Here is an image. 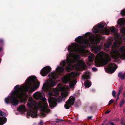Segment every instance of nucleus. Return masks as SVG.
Returning <instances> with one entry per match:
<instances>
[{"label":"nucleus","mask_w":125,"mask_h":125,"mask_svg":"<svg viewBox=\"0 0 125 125\" xmlns=\"http://www.w3.org/2000/svg\"><path fill=\"white\" fill-rule=\"evenodd\" d=\"M66 62L65 60L60 63V64L62 67L58 66L56 69V71L58 73H62L64 70V68L66 65Z\"/></svg>","instance_id":"f8f14e48"},{"label":"nucleus","mask_w":125,"mask_h":125,"mask_svg":"<svg viewBox=\"0 0 125 125\" xmlns=\"http://www.w3.org/2000/svg\"><path fill=\"white\" fill-rule=\"evenodd\" d=\"M124 125H125V124H124Z\"/></svg>","instance_id":"bf43d9fd"},{"label":"nucleus","mask_w":125,"mask_h":125,"mask_svg":"<svg viewBox=\"0 0 125 125\" xmlns=\"http://www.w3.org/2000/svg\"><path fill=\"white\" fill-rule=\"evenodd\" d=\"M79 45L76 43H73L72 45L69 46L68 48V50L69 52V55L72 57L73 54V53L77 52L79 50L81 51H83L84 50L85 47L83 45H81L80 48H79Z\"/></svg>","instance_id":"423d86ee"},{"label":"nucleus","mask_w":125,"mask_h":125,"mask_svg":"<svg viewBox=\"0 0 125 125\" xmlns=\"http://www.w3.org/2000/svg\"><path fill=\"white\" fill-rule=\"evenodd\" d=\"M72 74H73V75H75V74H75V73H74L73 72H72Z\"/></svg>","instance_id":"5fc2aeb1"},{"label":"nucleus","mask_w":125,"mask_h":125,"mask_svg":"<svg viewBox=\"0 0 125 125\" xmlns=\"http://www.w3.org/2000/svg\"><path fill=\"white\" fill-rule=\"evenodd\" d=\"M61 96L62 98H65L66 97V95L65 93H62L61 94Z\"/></svg>","instance_id":"f704fd0d"},{"label":"nucleus","mask_w":125,"mask_h":125,"mask_svg":"<svg viewBox=\"0 0 125 125\" xmlns=\"http://www.w3.org/2000/svg\"><path fill=\"white\" fill-rule=\"evenodd\" d=\"M90 76L88 75H86L84 76V78L86 79H90Z\"/></svg>","instance_id":"c9c22d12"},{"label":"nucleus","mask_w":125,"mask_h":125,"mask_svg":"<svg viewBox=\"0 0 125 125\" xmlns=\"http://www.w3.org/2000/svg\"><path fill=\"white\" fill-rule=\"evenodd\" d=\"M34 97L36 99L39 98V92H38L34 93L33 94Z\"/></svg>","instance_id":"393cba45"},{"label":"nucleus","mask_w":125,"mask_h":125,"mask_svg":"<svg viewBox=\"0 0 125 125\" xmlns=\"http://www.w3.org/2000/svg\"><path fill=\"white\" fill-rule=\"evenodd\" d=\"M111 112V111L110 110H108V111H106L105 112V114H107Z\"/></svg>","instance_id":"79ce46f5"},{"label":"nucleus","mask_w":125,"mask_h":125,"mask_svg":"<svg viewBox=\"0 0 125 125\" xmlns=\"http://www.w3.org/2000/svg\"><path fill=\"white\" fill-rule=\"evenodd\" d=\"M104 124V123H103L101 125H103Z\"/></svg>","instance_id":"6e6d98bb"},{"label":"nucleus","mask_w":125,"mask_h":125,"mask_svg":"<svg viewBox=\"0 0 125 125\" xmlns=\"http://www.w3.org/2000/svg\"><path fill=\"white\" fill-rule=\"evenodd\" d=\"M119 97L118 96L117 97V98L116 100V102H117L118 101V100L119 99Z\"/></svg>","instance_id":"8fccbe9b"},{"label":"nucleus","mask_w":125,"mask_h":125,"mask_svg":"<svg viewBox=\"0 0 125 125\" xmlns=\"http://www.w3.org/2000/svg\"><path fill=\"white\" fill-rule=\"evenodd\" d=\"M106 120H105V121H104V123H105V121H106Z\"/></svg>","instance_id":"13d9d810"},{"label":"nucleus","mask_w":125,"mask_h":125,"mask_svg":"<svg viewBox=\"0 0 125 125\" xmlns=\"http://www.w3.org/2000/svg\"><path fill=\"white\" fill-rule=\"evenodd\" d=\"M92 70L93 71H96L97 70V69L96 68H95L94 67H93L92 69Z\"/></svg>","instance_id":"c03bdc74"},{"label":"nucleus","mask_w":125,"mask_h":125,"mask_svg":"<svg viewBox=\"0 0 125 125\" xmlns=\"http://www.w3.org/2000/svg\"><path fill=\"white\" fill-rule=\"evenodd\" d=\"M75 41L79 44H83L86 46L90 45V42L87 39H83L82 36H79L75 39Z\"/></svg>","instance_id":"6e6552de"},{"label":"nucleus","mask_w":125,"mask_h":125,"mask_svg":"<svg viewBox=\"0 0 125 125\" xmlns=\"http://www.w3.org/2000/svg\"><path fill=\"white\" fill-rule=\"evenodd\" d=\"M112 95L114 97H116V92L115 90H113L112 93Z\"/></svg>","instance_id":"473e14b6"},{"label":"nucleus","mask_w":125,"mask_h":125,"mask_svg":"<svg viewBox=\"0 0 125 125\" xmlns=\"http://www.w3.org/2000/svg\"><path fill=\"white\" fill-rule=\"evenodd\" d=\"M124 113H125V109H124Z\"/></svg>","instance_id":"864d4df0"},{"label":"nucleus","mask_w":125,"mask_h":125,"mask_svg":"<svg viewBox=\"0 0 125 125\" xmlns=\"http://www.w3.org/2000/svg\"><path fill=\"white\" fill-rule=\"evenodd\" d=\"M110 124L111 125H115L114 123L113 122H111L110 123Z\"/></svg>","instance_id":"09e8293b"},{"label":"nucleus","mask_w":125,"mask_h":125,"mask_svg":"<svg viewBox=\"0 0 125 125\" xmlns=\"http://www.w3.org/2000/svg\"><path fill=\"white\" fill-rule=\"evenodd\" d=\"M76 58L77 60L79 59L80 58V56L79 55H77L76 56Z\"/></svg>","instance_id":"a19ab883"},{"label":"nucleus","mask_w":125,"mask_h":125,"mask_svg":"<svg viewBox=\"0 0 125 125\" xmlns=\"http://www.w3.org/2000/svg\"><path fill=\"white\" fill-rule=\"evenodd\" d=\"M109 29L110 31L112 33H114L115 32V29L114 27H110Z\"/></svg>","instance_id":"cd10ccee"},{"label":"nucleus","mask_w":125,"mask_h":125,"mask_svg":"<svg viewBox=\"0 0 125 125\" xmlns=\"http://www.w3.org/2000/svg\"><path fill=\"white\" fill-rule=\"evenodd\" d=\"M123 94L124 96H125V91H124Z\"/></svg>","instance_id":"3c124183"},{"label":"nucleus","mask_w":125,"mask_h":125,"mask_svg":"<svg viewBox=\"0 0 125 125\" xmlns=\"http://www.w3.org/2000/svg\"><path fill=\"white\" fill-rule=\"evenodd\" d=\"M51 68L49 66H46L44 67L41 71L40 73L42 76L46 75L51 71Z\"/></svg>","instance_id":"9d476101"},{"label":"nucleus","mask_w":125,"mask_h":125,"mask_svg":"<svg viewBox=\"0 0 125 125\" xmlns=\"http://www.w3.org/2000/svg\"><path fill=\"white\" fill-rule=\"evenodd\" d=\"M75 98L73 97H70L69 99L66 102V104L64 105V107L66 109H69L71 106V105H73L74 103Z\"/></svg>","instance_id":"1a4fd4ad"},{"label":"nucleus","mask_w":125,"mask_h":125,"mask_svg":"<svg viewBox=\"0 0 125 125\" xmlns=\"http://www.w3.org/2000/svg\"><path fill=\"white\" fill-rule=\"evenodd\" d=\"M124 88V85H121L120 86L119 88V89L118 91L122 93V90Z\"/></svg>","instance_id":"7c9ffc66"},{"label":"nucleus","mask_w":125,"mask_h":125,"mask_svg":"<svg viewBox=\"0 0 125 125\" xmlns=\"http://www.w3.org/2000/svg\"><path fill=\"white\" fill-rule=\"evenodd\" d=\"M118 51L116 49L112 50L111 52V57L115 59L116 61L119 60L120 58L124 59L125 58V47L123 46H121L118 49Z\"/></svg>","instance_id":"39448f33"},{"label":"nucleus","mask_w":125,"mask_h":125,"mask_svg":"<svg viewBox=\"0 0 125 125\" xmlns=\"http://www.w3.org/2000/svg\"><path fill=\"white\" fill-rule=\"evenodd\" d=\"M41 93L40 92V110L42 112L40 114V117L41 116L43 117L46 116V113H49L50 110L48 109V107L46 99L45 97L41 96Z\"/></svg>","instance_id":"7ed1b4c3"},{"label":"nucleus","mask_w":125,"mask_h":125,"mask_svg":"<svg viewBox=\"0 0 125 125\" xmlns=\"http://www.w3.org/2000/svg\"><path fill=\"white\" fill-rule=\"evenodd\" d=\"M48 76L50 80L47 83H44L43 84L42 89L45 91H47L48 89V87H52L55 85L56 83L58 82L57 80L54 81L53 80H56L58 77V76L57 74L55 72L51 73H50Z\"/></svg>","instance_id":"20e7f679"},{"label":"nucleus","mask_w":125,"mask_h":125,"mask_svg":"<svg viewBox=\"0 0 125 125\" xmlns=\"http://www.w3.org/2000/svg\"><path fill=\"white\" fill-rule=\"evenodd\" d=\"M64 121V120L62 119H57V121H56V122L57 123H58L62 121Z\"/></svg>","instance_id":"58836bf2"},{"label":"nucleus","mask_w":125,"mask_h":125,"mask_svg":"<svg viewBox=\"0 0 125 125\" xmlns=\"http://www.w3.org/2000/svg\"><path fill=\"white\" fill-rule=\"evenodd\" d=\"M62 80L63 83L65 84H66L69 81V79L68 78L66 77H63L62 79Z\"/></svg>","instance_id":"b1692460"},{"label":"nucleus","mask_w":125,"mask_h":125,"mask_svg":"<svg viewBox=\"0 0 125 125\" xmlns=\"http://www.w3.org/2000/svg\"><path fill=\"white\" fill-rule=\"evenodd\" d=\"M104 54V52H102L98 53L97 55L98 58H103Z\"/></svg>","instance_id":"412c9836"},{"label":"nucleus","mask_w":125,"mask_h":125,"mask_svg":"<svg viewBox=\"0 0 125 125\" xmlns=\"http://www.w3.org/2000/svg\"><path fill=\"white\" fill-rule=\"evenodd\" d=\"M121 93V92H119V91H118V92L117 93V96H118V97H119V95H120V94Z\"/></svg>","instance_id":"37998d69"},{"label":"nucleus","mask_w":125,"mask_h":125,"mask_svg":"<svg viewBox=\"0 0 125 125\" xmlns=\"http://www.w3.org/2000/svg\"><path fill=\"white\" fill-rule=\"evenodd\" d=\"M125 101L123 99H122L120 103V107L121 108L122 105H123L125 103Z\"/></svg>","instance_id":"c85d7f7f"},{"label":"nucleus","mask_w":125,"mask_h":125,"mask_svg":"<svg viewBox=\"0 0 125 125\" xmlns=\"http://www.w3.org/2000/svg\"><path fill=\"white\" fill-rule=\"evenodd\" d=\"M124 97H125V96Z\"/></svg>","instance_id":"052dcab7"},{"label":"nucleus","mask_w":125,"mask_h":125,"mask_svg":"<svg viewBox=\"0 0 125 125\" xmlns=\"http://www.w3.org/2000/svg\"><path fill=\"white\" fill-rule=\"evenodd\" d=\"M39 84V82L35 76H29L20 87L19 85L14 87V91L11 92L10 95L5 99L6 103H11L14 106L18 105L20 101L22 103L27 99L25 97L27 95L25 92H28L29 89L30 92L34 91L38 88Z\"/></svg>","instance_id":"f257e3e1"},{"label":"nucleus","mask_w":125,"mask_h":125,"mask_svg":"<svg viewBox=\"0 0 125 125\" xmlns=\"http://www.w3.org/2000/svg\"><path fill=\"white\" fill-rule=\"evenodd\" d=\"M2 50V48L1 47H0V52Z\"/></svg>","instance_id":"603ef678"},{"label":"nucleus","mask_w":125,"mask_h":125,"mask_svg":"<svg viewBox=\"0 0 125 125\" xmlns=\"http://www.w3.org/2000/svg\"><path fill=\"white\" fill-rule=\"evenodd\" d=\"M118 76L119 78L120 77L122 80H123L125 79V73L123 74L122 72H120L118 73Z\"/></svg>","instance_id":"aec40b11"},{"label":"nucleus","mask_w":125,"mask_h":125,"mask_svg":"<svg viewBox=\"0 0 125 125\" xmlns=\"http://www.w3.org/2000/svg\"><path fill=\"white\" fill-rule=\"evenodd\" d=\"M105 125H108V124H106Z\"/></svg>","instance_id":"4d7b16f0"},{"label":"nucleus","mask_w":125,"mask_h":125,"mask_svg":"<svg viewBox=\"0 0 125 125\" xmlns=\"http://www.w3.org/2000/svg\"><path fill=\"white\" fill-rule=\"evenodd\" d=\"M113 64L110 63L109 64L107 68V71L109 73H114L117 67L116 68L115 67L113 68Z\"/></svg>","instance_id":"ddd939ff"},{"label":"nucleus","mask_w":125,"mask_h":125,"mask_svg":"<svg viewBox=\"0 0 125 125\" xmlns=\"http://www.w3.org/2000/svg\"><path fill=\"white\" fill-rule=\"evenodd\" d=\"M91 82H89L88 80H87L84 82V85L85 87H90L91 85Z\"/></svg>","instance_id":"5701e85b"},{"label":"nucleus","mask_w":125,"mask_h":125,"mask_svg":"<svg viewBox=\"0 0 125 125\" xmlns=\"http://www.w3.org/2000/svg\"><path fill=\"white\" fill-rule=\"evenodd\" d=\"M105 23L101 22L99 24L98 26H95L93 27L94 30L93 31V33H100V34H108L109 33H106V31L105 29L103 30L99 29H102L106 26Z\"/></svg>","instance_id":"0eeeda50"},{"label":"nucleus","mask_w":125,"mask_h":125,"mask_svg":"<svg viewBox=\"0 0 125 125\" xmlns=\"http://www.w3.org/2000/svg\"><path fill=\"white\" fill-rule=\"evenodd\" d=\"M111 60V57L109 56L108 57V59H106L104 60L103 62L105 64H106L108 62H109Z\"/></svg>","instance_id":"4be33fe9"},{"label":"nucleus","mask_w":125,"mask_h":125,"mask_svg":"<svg viewBox=\"0 0 125 125\" xmlns=\"http://www.w3.org/2000/svg\"><path fill=\"white\" fill-rule=\"evenodd\" d=\"M55 98L54 99L50 98L48 100L49 103L50 104L49 106L50 107H54V105L56 104Z\"/></svg>","instance_id":"4468645a"},{"label":"nucleus","mask_w":125,"mask_h":125,"mask_svg":"<svg viewBox=\"0 0 125 125\" xmlns=\"http://www.w3.org/2000/svg\"><path fill=\"white\" fill-rule=\"evenodd\" d=\"M66 70L68 71H70L71 69V68L69 65L67 66L66 68Z\"/></svg>","instance_id":"72a5a7b5"},{"label":"nucleus","mask_w":125,"mask_h":125,"mask_svg":"<svg viewBox=\"0 0 125 125\" xmlns=\"http://www.w3.org/2000/svg\"><path fill=\"white\" fill-rule=\"evenodd\" d=\"M77 83L76 80H74L71 81L69 83V87L71 88H73Z\"/></svg>","instance_id":"dca6fc26"},{"label":"nucleus","mask_w":125,"mask_h":125,"mask_svg":"<svg viewBox=\"0 0 125 125\" xmlns=\"http://www.w3.org/2000/svg\"><path fill=\"white\" fill-rule=\"evenodd\" d=\"M18 110L19 111L21 112V113L23 114L24 112L26 111V109L24 105H21L19 106Z\"/></svg>","instance_id":"2eb2a0df"},{"label":"nucleus","mask_w":125,"mask_h":125,"mask_svg":"<svg viewBox=\"0 0 125 125\" xmlns=\"http://www.w3.org/2000/svg\"><path fill=\"white\" fill-rule=\"evenodd\" d=\"M0 115L3 116H6V114L5 113L3 112L2 111L0 110Z\"/></svg>","instance_id":"2f4dec72"},{"label":"nucleus","mask_w":125,"mask_h":125,"mask_svg":"<svg viewBox=\"0 0 125 125\" xmlns=\"http://www.w3.org/2000/svg\"><path fill=\"white\" fill-rule=\"evenodd\" d=\"M7 120L6 118H3L0 117V125H3L5 123Z\"/></svg>","instance_id":"6ab92c4d"},{"label":"nucleus","mask_w":125,"mask_h":125,"mask_svg":"<svg viewBox=\"0 0 125 125\" xmlns=\"http://www.w3.org/2000/svg\"><path fill=\"white\" fill-rule=\"evenodd\" d=\"M96 35L97 37H96L95 38L91 36H90V42L91 44H97L99 42L100 39L98 37H100L101 35L100 34H96Z\"/></svg>","instance_id":"9b49d317"},{"label":"nucleus","mask_w":125,"mask_h":125,"mask_svg":"<svg viewBox=\"0 0 125 125\" xmlns=\"http://www.w3.org/2000/svg\"><path fill=\"white\" fill-rule=\"evenodd\" d=\"M101 49L100 46L97 45H95L93 48V50L95 53L98 52Z\"/></svg>","instance_id":"f3484780"},{"label":"nucleus","mask_w":125,"mask_h":125,"mask_svg":"<svg viewBox=\"0 0 125 125\" xmlns=\"http://www.w3.org/2000/svg\"><path fill=\"white\" fill-rule=\"evenodd\" d=\"M120 32L123 34H125V27H123L121 29Z\"/></svg>","instance_id":"c756f323"},{"label":"nucleus","mask_w":125,"mask_h":125,"mask_svg":"<svg viewBox=\"0 0 125 125\" xmlns=\"http://www.w3.org/2000/svg\"><path fill=\"white\" fill-rule=\"evenodd\" d=\"M78 62L79 66L81 67H83L84 66V62L83 61L81 60H79Z\"/></svg>","instance_id":"bb28decb"},{"label":"nucleus","mask_w":125,"mask_h":125,"mask_svg":"<svg viewBox=\"0 0 125 125\" xmlns=\"http://www.w3.org/2000/svg\"><path fill=\"white\" fill-rule=\"evenodd\" d=\"M94 54L93 55H90L88 56V59L89 61L90 62H92L94 60Z\"/></svg>","instance_id":"a878e982"},{"label":"nucleus","mask_w":125,"mask_h":125,"mask_svg":"<svg viewBox=\"0 0 125 125\" xmlns=\"http://www.w3.org/2000/svg\"><path fill=\"white\" fill-rule=\"evenodd\" d=\"M3 40L2 39H0V43H3Z\"/></svg>","instance_id":"de8ad7c7"},{"label":"nucleus","mask_w":125,"mask_h":125,"mask_svg":"<svg viewBox=\"0 0 125 125\" xmlns=\"http://www.w3.org/2000/svg\"><path fill=\"white\" fill-rule=\"evenodd\" d=\"M44 122L42 120H41L40 122V125H43L44 124Z\"/></svg>","instance_id":"ea45409f"},{"label":"nucleus","mask_w":125,"mask_h":125,"mask_svg":"<svg viewBox=\"0 0 125 125\" xmlns=\"http://www.w3.org/2000/svg\"><path fill=\"white\" fill-rule=\"evenodd\" d=\"M125 23V20L124 19L120 18L118 21V24L121 26H124Z\"/></svg>","instance_id":"a211bd4d"},{"label":"nucleus","mask_w":125,"mask_h":125,"mask_svg":"<svg viewBox=\"0 0 125 125\" xmlns=\"http://www.w3.org/2000/svg\"><path fill=\"white\" fill-rule=\"evenodd\" d=\"M27 106L29 108L27 112V117L29 116L32 117H37L38 116L37 114V109L39 107V103H36L31 98H29L27 103Z\"/></svg>","instance_id":"f03ea898"},{"label":"nucleus","mask_w":125,"mask_h":125,"mask_svg":"<svg viewBox=\"0 0 125 125\" xmlns=\"http://www.w3.org/2000/svg\"><path fill=\"white\" fill-rule=\"evenodd\" d=\"M114 102V100L113 99H111L109 102L108 105H110L112 103Z\"/></svg>","instance_id":"4c0bfd02"},{"label":"nucleus","mask_w":125,"mask_h":125,"mask_svg":"<svg viewBox=\"0 0 125 125\" xmlns=\"http://www.w3.org/2000/svg\"><path fill=\"white\" fill-rule=\"evenodd\" d=\"M92 116H89L87 117L88 119H92Z\"/></svg>","instance_id":"49530a36"},{"label":"nucleus","mask_w":125,"mask_h":125,"mask_svg":"<svg viewBox=\"0 0 125 125\" xmlns=\"http://www.w3.org/2000/svg\"><path fill=\"white\" fill-rule=\"evenodd\" d=\"M110 44V43H107V44L106 45V48H109Z\"/></svg>","instance_id":"a18cd8bd"},{"label":"nucleus","mask_w":125,"mask_h":125,"mask_svg":"<svg viewBox=\"0 0 125 125\" xmlns=\"http://www.w3.org/2000/svg\"><path fill=\"white\" fill-rule=\"evenodd\" d=\"M121 13L122 15L125 16V9L122 10L121 11Z\"/></svg>","instance_id":"e433bc0d"}]
</instances>
